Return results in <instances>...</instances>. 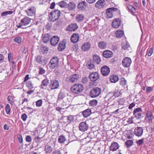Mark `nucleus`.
Listing matches in <instances>:
<instances>
[{"mask_svg": "<svg viewBox=\"0 0 154 154\" xmlns=\"http://www.w3.org/2000/svg\"><path fill=\"white\" fill-rule=\"evenodd\" d=\"M87 3L85 1L81 2L78 5V8L80 10H82L85 7L87 6Z\"/></svg>", "mask_w": 154, "mask_h": 154, "instance_id": "29", "label": "nucleus"}, {"mask_svg": "<svg viewBox=\"0 0 154 154\" xmlns=\"http://www.w3.org/2000/svg\"><path fill=\"white\" fill-rule=\"evenodd\" d=\"M130 47V45L127 42H124L122 45V50L128 49Z\"/></svg>", "mask_w": 154, "mask_h": 154, "instance_id": "44", "label": "nucleus"}, {"mask_svg": "<svg viewBox=\"0 0 154 154\" xmlns=\"http://www.w3.org/2000/svg\"><path fill=\"white\" fill-rule=\"evenodd\" d=\"M49 81L47 79H45L42 81V84L41 85V87L42 88H43L44 87H46L48 85Z\"/></svg>", "mask_w": 154, "mask_h": 154, "instance_id": "40", "label": "nucleus"}, {"mask_svg": "<svg viewBox=\"0 0 154 154\" xmlns=\"http://www.w3.org/2000/svg\"><path fill=\"white\" fill-rule=\"evenodd\" d=\"M61 12L57 10L52 11L49 14L50 21L54 22L58 19L60 17Z\"/></svg>", "mask_w": 154, "mask_h": 154, "instance_id": "2", "label": "nucleus"}, {"mask_svg": "<svg viewBox=\"0 0 154 154\" xmlns=\"http://www.w3.org/2000/svg\"><path fill=\"white\" fill-rule=\"evenodd\" d=\"M48 50V48L44 45H41L39 51L42 54H46Z\"/></svg>", "mask_w": 154, "mask_h": 154, "instance_id": "23", "label": "nucleus"}, {"mask_svg": "<svg viewBox=\"0 0 154 154\" xmlns=\"http://www.w3.org/2000/svg\"><path fill=\"white\" fill-rule=\"evenodd\" d=\"M26 141L28 142H30L32 141V138L30 136L28 135L27 136L26 138Z\"/></svg>", "mask_w": 154, "mask_h": 154, "instance_id": "60", "label": "nucleus"}, {"mask_svg": "<svg viewBox=\"0 0 154 154\" xmlns=\"http://www.w3.org/2000/svg\"><path fill=\"white\" fill-rule=\"evenodd\" d=\"M7 100L10 104L11 105H13L14 103V101H13L12 97L10 96H8L7 97Z\"/></svg>", "mask_w": 154, "mask_h": 154, "instance_id": "50", "label": "nucleus"}, {"mask_svg": "<svg viewBox=\"0 0 154 154\" xmlns=\"http://www.w3.org/2000/svg\"><path fill=\"white\" fill-rule=\"evenodd\" d=\"M131 63V58L129 57H126L124 58L122 62V66L125 67H129Z\"/></svg>", "mask_w": 154, "mask_h": 154, "instance_id": "9", "label": "nucleus"}, {"mask_svg": "<svg viewBox=\"0 0 154 154\" xmlns=\"http://www.w3.org/2000/svg\"><path fill=\"white\" fill-rule=\"evenodd\" d=\"M58 81L56 80L51 81L50 84L49 85L50 88L51 90H54L58 88L59 86Z\"/></svg>", "mask_w": 154, "mask_h": 154, "instance_id": "12", "label": "nucleus"}, {"mask_svg": "<svg viewBox=\"0 0 154 154\" xmlns=\"http://www.w3.org/2000/svg\"><path fill=\"white\" fill-rule=\"evenodd\" d=\"M110 8H108L106 10V17L107 18H110L113 17V13Z\"/></svg>", "mask_w": 154, "mask_h": 154, "instance_id": "28", "label": "nucleus"}, {"mask_svg": "<svg viewBox=\"0 0 154 154\" xmlns=\"http://www.w3.org/2000/svg\"><path fill=\"white\" fill-rule=\"evenodd\" d=\"M110 80L112 83H115L119 80V77L117 75H111L110 77Z\"/></svg>", "mask_w": 154, "mask_h": 154, "instance_id": "35", "label": "nucleus"}, {"mask_svg": "<svg viewBox=\"0 0 154 154\" xmlns=\"http://www.w3.org/2000/svg\"><path fill=\"white\" fill-rule=\"evenodd\" d=\"M66 44V41L64 39L63 40L60 42L58 47V49L59 51H62L65 49Z\"/></svg>", "mask_w": 154, "mask_h": 154, "instance_id": "19", "label": "nucleus"}, {"mask_svg": "<svg viewBox=\"0 0 154 154\" xmlns=\"http://www.w3.org/2000/svg\"><path fill=\"white\" fill-rule=\"evenodd\" d=\"M133 141L131 140H127L125 143V145L128 147H129L131 146L133 143Z\"/></svg>", "mask_w": 154, "mask_h": 154, "instance_id": "47", "label": "nucleus"}, {"mask_svg": "<svg viewBox=\"0 0 154 154\" xmlns=\"http://www.w3.org/2000/svg\"><path fill=\"white\" fill-rule=\"evenodd\" d=\"M143 129L142 128L137 127L134 130V134L138 137H141L143 134Z\"/></svg>", "mask_w": 154, "mask_h": 154, "instance_id": "8", "label": "nucleus"}, {"mask_svg": "<svg viewBox=\"0 0 154 154\" xmlns=\"http://www.w3.org/2000/svg\"><path fill=\"white\" fill-rule=\"evenodd\" d=\"M121 22L119 19H115L112 22V25L115 28H118L120 25Z\"/></svg>", "mask_w": 154, "mask_h": 154, "instance_id": "25", "label": "nucleus"}, {"mask_svg": "<svg viewBox=\"0 0 154 154\" xmlns=\"http://www.w3.org/2000/svg\"><path fill=\"white\" fill-rule=\"evenodd\" d=\"M144 138H142L140 140H139L136 141L138 145H140L142 144L143 142Z\"/></svg>", "mask_w": 154, "mask_h": 154, "instance_id": "59", "label": "nucleus"}, {"mask_svg": "<svg viewBox=\"0 0 154 154\" xmlns=\"http://www.w3.org/2000/svg\"><path fill=\"white\" fill-rule=\"evenodd\" d=\"M36 9L33 7H29L27 10L25 11L27 15L29 16H32L34 15L35 13Z\"/></svg>", "mask_w": 154, "mask_h": 154, "instance_id": "13", "label": "nucleus"}, {"mask_svg": "<svg viewBox=\"0 0 154 154\" xmlns=\"http://www.w3.org/2000/svg\"><path fill=\"white\" fill-rule=\"evenodd\" d=\"M45 71L42 68H40L39 70V74H43L45 73Z\"/></svg>", "mask_w": 154, "mask_h": 154, "instance_id": "61", "label": "nucleus"}, {"mask_svg": "<svg viewBox=\"0 0 154 154\" xmlns=\"http://www.w3.org/2000/svg\"><path fill=\"white\" fill-rule=\"evenodd\" d=\"M26 86L29 89H31L33 88V85L32 83V82L29 81L26 82Z\"/></svg>", "mask_w": 154, "mask_h": 154, "instance_id": "51", "label": "nucleus"}, {"mask_svg": "<svg viewBox=\"0 0 154 154\" xmlns=\"http://www.w3.org/2000/svg\"><path fill=\"white\" fill-rule=\"evenodd\" d=\"M153 53V48H151L149 49H148L146 51V57L148 55V57L150 56L152 53Z\"/></svg>", "mask_w": 154, "mask_h": 154, "instance_id": "45", "label": "nucleus"}, {"mask_svg": "<svg viewBox=\"0 0 154 154\" xmlns=\"http://www.w3.org/2000/svg\"><path fill=\"white\" fill-rule=\"evenodd\" d=\"M101 91V89L98 87L94 88L91 91L90 95L91 97L95 98L100 95Z\"/></svg>", "mask_w": 154, "mask_h": 154, "instance_id": "4", "label": "nucleus"}, {"mask_svg": "<svg viewBox=\"0 0 154 154\" xmlns=\"http://www.w3.org/2000/svg\"><path fill=\"white\" fill-rule=\"evenodd\" d=\"M70 89L73 94H79L82 92L84 90V87L82 85L78 83L72 86Z\"/></svg>", "mask_w": 154, "mask_h": 154, "instance_id": "1", "label": "nucleus"}, {"mask_svg": "<svg viewBox=\"0 0 154 154\" xmlns=\"http://www.w3.org/2000/svg\"><path fill=\"white\" fill-rule=\"evenodd\" d=\"M76 7L75 4L73 2H70L68 4H67L66 8H67L70 11H74Z\"/></svg>", "mask_w": 154, "mask_h": 154, "instance_id": "20", "label": "nucleus"}, {"mask_svg": "<svg viewBox=\"0 0 154 154\" xmlns=\"http://www.w3.org/2000/svg\"><path fill=\"white\" fill-rule=\"evenodd\" d=\"M98 45L99 47L102 49L105 48L107 46L106 43L104 41H102L98 42Z\"/></svg>", "mask_w": 154, "mask_h": 154, "instance_id": "34", "label": "nucleus"}, {"mask_svg": "<svg viewBox=\"0 0 154 154\" xmlns=\"http://www.w3.org/2000/svg\"><path fill=\"white\" fill-rule=\"evenodd\" d=\"M44 150L47 153H50L52 152V149L50 146L47 145L45 146Z\"/></svg>", "mask_w": 154, "mask_h": 154, "instance_id": "41", "label": "nucleus"}, {"mask_svg": "<svg viewBox=\"0 0 154 154\" xmlns=\"http://www.w3.org/2000/svg\"><path fill=\"white\" fill-rule=\"evenodd\" d=\"M79 128L80 131L84 132L88 129V125L86 122H82L80 123Z\"/></svg>", "mask_w": 154, "mask_h": 154, "instance_id": "11", "label": "nucleus"}, {"mask_svg": "<svg viewBox=\"0 0 154 154\" xmlns=\"http://www.w3.org/2000/svg\"><path fill=\"white\" fill-rule=\"evenodd\" d=\"M60 40L59 37L57 36H52L50 40V43L51 45L53 46L56 45Z\"/></svg>", "mask_w": 154, "mask_h": 154, "instance_id": "17", "label": "nucleus"}, {"mask_svg": "<svg viewBox=\"0 0 154 154\" xmlns=\"http://www.w3.org/2000/svg\"><path fill=\"white\" fill-rule=\"evenodd\" d=\"M19 142L21 143L23 142V140L22 136L21 135H19L17 136Z\"/></svg>", "mask_w": 154, "mask_h": 154, "instance_id": "57", "label": "nucleus"}, {"mask_svg": "<svg viewBox=\"0 0 154 154\" xmlns=\"http://www.w3.org/2000/svg\"><path fill=\"white\" fill-rule=\"evenodd\" d=\"M133 118L132 117H131V118H130L128 119V120L127 121V122L129 124H131L133 122Z\"/></svg>", "mask_w": 154, "mask_h": 154, "instance_id": "63", "label": "nucleus"}, {"mask_svg": "<svg viewBox=\"0 0 154 154\" xmlns=\"http://www.w3.org/2000/svg\"><path fill=\"white\" fill-rule=\"evenodd\" d=\"M119 147L118 143L116 142H112L109 147V149L110 151H116Z\"/></svg>", "mask_w": 154, "mask_h": 154, "instance_id": "18", "label": "nucleus"}, {"mask_svg": "<svg viewBox=\"0 0 154 154\" xmlns=\"http://www.w3.org/2000/svg\"><path fill=\"white\" fill-rule=\"evenodd\" d=\"M78 28V26L76 23H71L66 28V30L69 31H74Z\"/></svg>", "mask_w": 154, "mask_h": 154, "instance_id": "14", "label": "nucleus"}, {"mask_svg": "<svg viewBox=\"0 0 154 154\" xmlns=\"http://www.w3.org/2000/svg\"><path fill=\"white\" fill-rule=\"evenodd\" d=\"M22 38L20 37H18L14 39V41L15 42H17L18 44L20 43L21 42Z\"/></svg>", "mask_w": 154, "mask_h": 154, "instance_id": "53", "label": "nucleus"}, {"mask_svg": "<svg viewBox=\"0 0 154 154\" xmlns=\"http://www.w3.org/2000/svg\"><path fill=\"white\" fill-rule=\"evenodd\" d=\"M58 140L59 143H63L66 140V139L65 136L61 135L59 137Z\"/></svg>", "mask_w": 154, "mask_h": 154, "instance_id": "39", "label": "nucleus"}, {"mask_svg": "<svg viewBox=\"0 0 154 154\" xmlns=\"http://www.w3.org/2000/svg\"><path fill=\"white\" fill-rule=\"evenodd\" d=\"M91 47L90 44L89 42H85L82 46V50L84 51H87L89 50Z\"/></svg>", "mask_w": 154, "mask_h": 154, "instance_id": "21", "label": "nucleus"}, {"mask_svg": "<svg viewBox=\"0 0 154 154\" xmlns=\"http://www.w3.org/2000/svg\"><path fill=\"white\" fill-rule=\"evenodd\" d=\"M154 119V117L152 112L150 111H147L145 117L146 121L149 123H151Z\"/></svg>", "mask_w": 154, "mask_h": 154, "instance_id": "6", "label": "nucleus"}, {"mask_svg": "<svg viewBox=\"0 0 154 154\" xmlns=\"http://www.w3.org/2000/svg\"><path fill=\"white\" fill-rule=\"evenodd\" d=\"M142 110L139 107L134 109L133 112V113L135 117L137 119H140L141 118L142 116Z\"/></svg>", "mask_w": 154, "mask_h": 154, "instance_id": "7", "label": "nucleus"}, {"mask_svg": "<svg viewBox=\"0 0 154 154\" xmlns=\"http://www.w3.org/2000/svg\"><path fill=\"white\" fill-rule=\"evenodd\" d=\"M125 100L124 99H121L119 100L118 103L119 104L121 105H123L125 103Z\"/></svg>", "mask_w": 154, "mask_h": 154, "instance_id": "58", "label": "nucleus"}, {"mask_svg": "<svg viewBox=\"0 0 154 154\" xmlns=\"http://www.w3.org/2000/svg\"><path fill=\"white\" fill-rule=\"evenodd\" d=\"M126 6L128 10L130 11L133 14L136 13V9L133 6L130 5L129 4H127Z\"/></svg>", "mask_w": 154, "mask_h": 154, "instance_id": "31", "label": "nucleus"}, {"mask_svg": "<svg viewBox=\"0 0 154 154\" xmlns=\"http://www.w3.org/2000/svg\"><path fill=\"white\" fill-rule=\"evenodd\" d=\"M50 38V35L48 34H46L42 36V39L44 43H46L49 41Z\"/></svg>", "mask_w": 154, "mask_h": 154, "instance_id": "26", "label": "nucleus"}, {"mask_svg": "<svg viewBox=\"0 0 154 154\" xmlns=\"http://www.w3.org/2000/svg\"><path fill=\"white\" fill-rule=\"evenodd\" d=\"M86 66L88 68L90 69H92L94 68V62L91 60L88 61Z\"/></svg>", "mask_w": 154, "mask_h": 154, "instance_id": "32", "label": "nucleus"}, {"mask_svg": "<svg viewBox=\"0 0 154 154\" xmlns=\"http://www.w3.org/2000/svg\"><path fill=\"white\" fill-rule=\"evenodd\" d=\"M59 59L57 57H54L52 58L48 66L50 69H53L57 67L58 64Z\"/></svg>", "mask_w": 154, "mask_h": 154, "instance_id": "3", "label": "nucleus"}, {"mask_svg": "<svg viewBox=\"0 0 154 154\" xmlns=\"http://www.w3.org/2000/svg\"><path fill=\"white\" fill-rule=\"evenodd\" d=\"M110 72L109 68L106 66H103L101 69V72L103 76H106L109 74Z\"/></svg>", "mask_w": 154, "mask_h": 154, "instance_id": "10", "label": "nucleus"}, {"mask_svg": "<svg viewBox=\"0 0 154 154\" xmlns=\"http://www.w3.org/2000/svg\"><path fill=\"white\" fill-rule=\"evenodd\" d=\"M79 46L76 44L74 45L72 47V50L75 52H77L79 49Z\"/></svg>", "mask_w": 154, "mask_h": 154, "instance_id": "54", "label": "nucleus"}, {"mask_svg": "<svg viewBox=\"0 0 154 154\" xmlns=\"http://www.w3.org/2000/svg\"><path fill=\"white\" fill-rule=\"evenodd\" d=\"M80 78V76L78 74H73L69 77V81L70 83H73L76 82Z\"/></svg>", "mask_w": 154, "mask_h": 154, "instance_id": "16", "label": "nucleus"}, {"mask_svg": "<svg viewBox=\"0 0 154 154\" xmlns=\"http://www.w3.org/2000/svg\"><path fill=\"white\" fill-rule=\"evenodd\" d=\"M58 5L62 8L66 7V8L67 3L64 1H62L58 3Z\"/></svg>", "mask_w": 154, "mask_h": 154, "instance_id": "46", "label": "nucleus"}, {"mask_svg": "<svg viewBox=\"0 0 154 154\" xmlns=\"http://www.w3.org/2000/svg\"><path fill=\"white\" fill-rule=\"evenodd\" d=\"M66 96V95L64 92L62 91H61L59 93L58 95V98L57 99V102L58 101L61 100Z\"/></svg>", "mask_w": 154, "mask_h": 154, "instance_id": "30", "label": "nucleus"}, {"mask_svg": "<svg viewBox=\"0 0 154 154\" xmlns=\"http://www.w3.org/2000/svg\"><path fill=\"white\" fill-rule=\"evenodd\" d=\"M52 154H61V153L60 151L58 150H57L54 151Z\"/></svg>", "mask_w": 154, "mask_h": 154, "instance_id": "64", "label": "nucleus"}, {"mask_svg": "<svg viewBox=\"0 0 154 154\" xmlns=\"http://www.w3.org/2000/svg\"><path fill=\"white\" fill-rule=\"evenodd\" d=\"M79 35L77 33L72 34L70 38L71 42L73 43H77L79 41Z\"/></svg>", "mask_w": 154, "mask_h": 154, "instance_id": "15", "label": "nucleus"}, {"mask_svg": "<svg viewBox=\"0 0 154 154\" xmlns=\"http://www.w3.org/2000/svg\"><path fill=\"white\" fill-rule=\"evenodd\" d=\"M31 21V19L29 18L26 17H24L21 20V23L23 26H26L29 24Z\"/></svg>", "mask_w": 154, "mask_h": 154, "instance_id": "22", "label": "nucleus"}, {"mask_svg": "<svg viewBox=\"0 0 154 154\" xmlns=\"http://www.w3.org/2000/svg\"><path fill=\"white\" fill-rule=\"evenodd\" d=\"M105 4V1L104 0H99L96 3L95 6L96 8L100 9L103 7Z\"/></svg>", "mask_w": 154, "mask_h": 154, "instance_id": "24", "label": "nucleus"}, {"mask_svg": "<svg viewBox=\"0 0 154 154\" xmlns=\"http://www.w3.org/2000/svg\"><path fill=\"white\" fill-rule=\"evenodd\" d=\"M120 84L125 88H127L128 86L127 85V81L124 78H122L120 81Z\"/></svg>", "mask_w": 154, "mask_h": 154, "instance_id": "42", "label": "nucleus"}, {"mask_svg": "<svg viewBox=\"0 0 154 154\" xmlns=\"http://www.w3.org/2000/svg\"><path fill=\"white\" fill-rule=\"evenodd\" d=\"M97 103V101L96 100H90L89 104L90 106L92 107L96 106Z\"/></svg>", "mask_w": 154, "mask_h": 154, "instance_id": "43", "label": "nucleus"}, {"mask_svg": "<svg viewBox=\"0 0 154 154\" xmlns=\"http://www.w3.org/2000/svg\"><path fill=\"white\" fill-rule=\"evenodd\" d=\"M112 54V52L108 50L104 51L103 53V56L106 58H108L111 57Z\"/></svg>", "mask_w": 154, "mask_h": 154, "instance_id": "27", "label": "nucleus"}, {"mask_svg": "<svg viewBox=\"0 0 154 154\" xmlns=\"http://www.w3.org/2000/svg\"><path fill=\"white\" fill-rule=\"evenodd\" d=\"M27 115L25 114H23L21 116V118L23 121H25L27 118Z\"/></svg>", "mask_w": 154, "mask_h": 154, "instance_id": "55", "label": "nucleus"}, {"mask_svg": "<svg viewBox=\"0 0 154 154\" xmlns=\"http://www.w3.org/2000/svg\"><path fill=\"white\" fill-rule=\"evenodd\" d=\"M67 119L68 122H71L74 120V117L72 116H67Z\"/></svg>", "mask_w": 154, "mask_h": 154, "instance_id": "52", "label": "nucleus"}, {"mask_svg": "<svg viewBox=\"0 0 154 154\" xmlns=\"http://www.w3.org/2000/svg\"><path fill=\"white\" fill-rule=\"evenodd\" d=\"M91 111L90 109H87L84 111L82 112V114L83 116L86 118L90 116L91 114Z\"/></svg>", "mask_w": 154, "mask_h": 154, "instance_id": "33", "label": "nucleus"}, {"mask_svg": "<svg viewBox=\"0 0 154 154\" xmlns=\"http://www.w3.org/2000/svg\"><path fill=\"white\" fill-rule=\"evenodd\" d=\"M124 35V32L123 30H118L116 32V36L118 38H120Z\"/></svg>", "mask_w": 154, "mask_h": 154, "instance_id": "38", "label": "nucleus"}, {"mask_svg": "<svg viewBox=\"0 0 154 154\" xmlns=\"http://www.w3.org/2000/svg\"><path fill=\"white\" fill-rule=\"evenodd\" d=\"M112 10V11L113 13L114 12H116L117 13H118L119 11V9H118L117 8L112 7L110 8Z\"/></svg>", "mask_w": 154, "mask_h": 154, "instance_id": "56", "label": "nucleus"}, {"mask_svg": "<svg viewBox=\"0 0 154 154\" xmlns=\"http://www.w3.org/2000/svg\"><path fill=\"white\" fill-rule=\"evenodd\" d=\"M153 88L152 87H148L146 89L147 92H149L152 91Z\"/></svg>", "mask_w": 154, "mask_h": 154, "instance_id": "62", "label": "nucleus"}, {"mask_svg": "<svg viewBox=\"0 0 154 154\" xmlns=\"http://www.w3.org/2000/svg\"><path fill=\"white\" fill-rule=\"evenodd\" d=\"M5 111L7 114L10 115V114L11 108L8 104H6L5 107Z\"/></svg>", "mask_w": 154, "mask_h": 154, "instance_id": "48", "label": "nucleus"}, {"mask_svg": "<svg viewBox=\"0 0 154 154\" xmlns=\"http://www.w3.org/2000/svg\"><path fill=\"white\" fill-rule=\"evenodd\" d=\"M99 73L97 72H94L89 73V78L92 81H95L97 80L99 78Z\"/></svg>", "mask_w": 154, "mask_h": 154, "instance_id": "5", "label": "nucleus"}, {"mask_svg": "<svg viewBox=\"0 0 154 154\" xmlns=\"http://www.w3.org/2000/svg\"><path fill=\"white\" fill-rule=\"evenodd\" d=\"M93 60L97 64H99L101 61V60L100 57L97 55H94L93 56Z\"/></svg>", "mask_w": 154, "mask_h": 154, "instance_id": "37", "label": "nucleus"}, {"mask_svg": "<svg viewBox=\"0 0 154 154\" xmlns=\"http://www.w3.org/2000/svg\"><path fill=\"white\" fill-rule=\"evenodd\" d=\"M84 18V16L83 14H79L76 17V20L78 22L82 21Z\"/></svg>", "mask_w": 154, "mask_h": 154, "instance_id": "36", "label": "nucleus"}, {"mask_svg": "<svg viewBox=\"0 0 154 154\" xmlns=\"http://www.w3.org/2000/svg\"><path fill=\"white\" fill-rule=\"evenodd\" d=\"M120 93V91L118 90H116L113 92H112L113 96L115 97H118L121 94Z\"/></svg>", "mask_w": 154, "mask_h": 154, "instance_id": "49", "label": "nucleus"}]
</instances>
